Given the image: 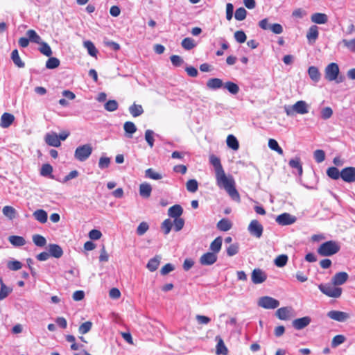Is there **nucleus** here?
Wrapping results in <instances>:
<instances>
[{"instance_id":"b1692460","label":"nucleus","mask_w":355,"mask_h":355,"mask_svg":"<svg viewBox=\"0 0 355 355\" xmlns=\"http://www.w3.org/2000/svg\"><path fill=\"white\" fill-rule=\"evenodd\" d=\"M216 339L217 340L216 352V354L227 355L228 353V349L226 347L223 339L220 336H216Z\"/></svg>"},{"instance_id":"f8f14e48","label":"nucleus","mask_w":355,"mask_h":355,"mask_svg":"<svg viewBox=\"0 0 355 355\" xmlns=\"http://www.w3.org/2000/svg\"><path fill=\"white\" fill-rule=\"evenodd\" d=\"M295 218L288 213H283L276 218V222L281 225H288L294 223Z\"/></svg>"},{"instance_id":"e2e57ef3","label":"nucleus","mask_w":355,"mask_h":355,"mask_svg":"<svg viewBox=\"0 0 355 355\" xmlns=\"http://www.w3.org/2000/svg\"><path fill=\"white\" fill-rule=\"evenodd\" d=\"M239 246L238 243H234V244L230 245L227 248V255L230 257H232V256L236 254L239 252Z\"/></svg>"},{"instance_id":"6e6d98bb","label":"nucleus","mask_w":355,"mask_h":355,"mask_svg":"<svg viewBox=\"0 0 355 355\" xmlns=\"http://www.w3.org/2000/svg\"><path fill=\"white\" fill-rule=\"evenodd\" d=\"M92 327V323L90 321H87L83 323L78 328V331L80 334H85L89 332Z\"/></svg>"},{"instance_id":"f3484780","label":"nucleus","mask_w":355,"mask_h":355,"mask_svg":"<svg viewBox=\"0 0 355 355\" xmlns=\"http://www.w3.org/2000/svg\"><path fill=\"white\" fill-rule=\"evenodd\" d=\"M291 311H292L291 307H288V306L282 307V308L278 309L276 311L275 314H276V316L279 320H289L290 318L291 317Z\"/></svg>"},{"instance_id":"7c9ffc66","label":"nucleus","mask_w":355,"mask_h":355,"mask_svg":"<svg viewBox=\"0 0 355 355\" xmlns=\"http://www.w3.org/2000/svg\"><path fill=\"white\" fill-rule=\"evenodd\" d=\"M226 142L227 146L234 150H237L239 148V141L233 135H229L227 136Z\"/></svg>"},{"instance_id":"2eb2a0df","label":"nucleus","mask_w":355,"mask_h":355,"mask_svg":"<svg viewBox=\"0 0 355 355\" xmlns=\"http://www.w3.org/2000/svg\"><path fill=\"white\" fill-rule=\"evenodd\" d=\"M15 121L13 114L5 112L1 116L0 126L3 128H8L10 127Z\"/></svg>"},{"instance_id":"393cba45","label":"nucleus","mask_w":355,"mask_h":355,"mask_svg":"<svg viewBox=\"0 0 355 355\" xmlns=\"http://www.w3.org/2000/svg\"><path fill=\"white\" fill-rule=\"evenodd\" d=\"M152 191L151 186L148 183H142L139 186V194L141 197L148 198L150 196Z\"/></svg>"},{"instance_id":"39448f33","label":"nucleus","mask_w":355,"mask_h":355,"mask_svg":"<svg viewBox=\"0 0 355 355\" xmlns=\"http://www.w3.org/2000/svg\"><path fill=\"white\" fill-rule=\"evenodd\" d=\"M92 150L90 144L80 146L75 150L74 157L80 162H84L91 155Z\"/></svg>"},{"instance_id":"a211bd4d","label":"nucleus","mask_w":355,"mask_h":355,"mask_svg":"<svg viewBox=\"0 0 355 355\" xmlns=\"http://www.w3.org/2000/svg\"><path fill=\"white\" fill-rule=\"evenodd\" d=\"M311 322V318L309 316L295 319L293 321V326L295 329L300 330L308 326Z\"/></svg>"},{"instance_id":"13d9d810","label":"nucleus","mask_w":355,"mask_h":355,"mask_svg":"<svg viewBox=\"0 0 355 355\" xmlns=\"http://www.w3.org/2000/svg\"><path fill=\"white\" fill-rule=\"evenodd\" d=\"M53 172V167L49 164H44L42 166L40 169V175L42 176H47L51 175Z\"/></svg>"},{"instance_id":"338daca9","label":"nucleus","mask_w":355,"mask_h":355,"mask_svg":"<svg viewBox=\"0 0 355 355\" xmlns=\"http://www.w3.org/2000/svg\"><path fill=\"white\" fill-rule=\"evenodd\" d=\"M22 267V264L19 261H10L8 263V268L11 270H18L21 269Z\"/></svg>"},{"instance_id":"2f4dec72","label":"nucleus","mask_w":355,"mask_h":355,"mask_svg":"<svg viewBox=\"0 0 355 355\" xmlns=\"http://www.w3.org/2000/svg\"><path fill=\"white\" fill-rule=\"evenodd\" d=\"M29 41L35 44H41L42 38L35 30L30 29L26 31Z\"/></svg>"},{"instance_id":"49530a36","label":"nucleus","mask_w":355,"mask_h":355,"mask_svg":"<svg viewBox=\"0 0 355 355\" xmlns=\"http://www.w3.org/2000/svg\"><path fill=\"white\" fill-rule=\"evenodd\" d=\"M225 87L232 94H236L239 92V86L231 81H227L225 83Z\"/></svg>"},{"instance_id":"e433bc0d","label":"nucleus","mask_w":355,"mask_h":355,"mask_svg":"<svg viewBox=\"0 0 355 355\" xmlns=\"http://www.w3.org/2000/svg\"><path fill=\"white\" fill-rule=\"evenodd\" d=\"M327 175L333 180H338L341 177V171L334 166L329 167L327 171Z\"/></svg>"},{"instance_id":"72a5a7b5","label":"nucleus","mask_w":355,"mask_h":355,"mask_svg":"<svg viewBox=\"0 0 355 355\" xmlns=\"http://www.w3.org/2000/svg\"><path fill=\"white\" fill-rule=\"evenodd\" d=\"M181 45L184 49L189 51L193 49L196 44L192 38L185 37L182 40Z\"/></svg>"},{"instance_id":"9b49d317","label":"nucleus","mask_w":355,"mask_h":355,"mask_svg":"<svg viewBox=\"0 0 355 355\" xmlns=\"http://www.w3.org/2000/svg\"><path fill=\"white\" fill-rule=\"evenodd\" d=\"M217 254L211 252H208L201 256L200 263L203 266L212 265L217 261Z\"/></svg>"},{"instance_id":"dca6fc26","label":"nucleus","mask_w":355,"mask_h":355,"mask_svg":"<svg viewBox=\"0 0 355 355\" xmlns=\"http://www.w3.org/2000/svg\"><path fill=\"white\" fill-rule=\"evenodd\" d=\"M44 139L46 143L50 146L59 147L61 145L58 136L55 132L46 134Z\"/></svg>"},{"instance_id":"aec40b11","label":"nucleus","mask_w":355,"mask_h":355,"mask_svg":"<svg viewBox=\"0 0 355 355\" xmlns=\"http://www.w3.org/2000/svg\"><path fill=\"white\" fill-rule=\"evenodd\" d=\"M312 22L318 24H324L328 21V17L324 13L315 12L311 17Z\"/></svg>"},{"instance_id":"423d86ee","label":"nucleus","mask_w":355,"mask_h":355,"mask_svg":"<svg viewBox=\"0 0 355 355\" xmlns=\"http://www.w3.org/2000/svg\"><path fill=\"white\" fill-rule=\"evenodd\" d=\"M339 74V67L336 63L331 62L327 66L324 70L325 78L329 81L335 80Z\"/></svg>"},{"instance_id":"473e14b6","label":"nucleus","mask_w":355,"mask_h":355,"mask_svg":"<svg viewBox=\"0 0 355 355\" xmlns=\"http://www.w3.org/2000/svg\"><path fill=\"white\" fill-rule=\"evenodd\" d=\"M129 111L133 117H137L143 114L144 110L141 105L133 103L129 107Z\"/></svg>"},{"instance_id":"864d4df0","label":"nucleus","mask_w":355,"mask_h":355,"mask_svg":"<svg viewBox=\"0 0 355 355\" xmlns=\"http://www.w3.org/2000/svg\"><path fill=\"white\" fill-rule=\"evenodd\" d=\"M172 226V221L170 219L167 218L162 222L161 225V228L163 230L164 234H168L171 232Z\"/></svg>"},{"instance_id":"79ce46f5","label":"nucleus","mask_w":355,"mask_h":355,"mask_svg":"<svg viewBox=\"0 0 355 355\" xmlns=\"http://www.w3.org/2000/svg\"><path fill=\"white\" fill-rule=\"evenodd\" d=\"M60 63V60L57 58L50 57L46 62V67L49 69H53L58 67Z\"/></svg>"},{"instance_id":"c9c22d12","label":"nucleus","mask_w":355,"mask_h":355,"mask_svg":"<svg viewBox=\"0 0 355 355\" xmlns=\"http://www.w3.org/2000/svg\"><path fill=\"white\" fill-rule=\"evenodd\" d=\"M308 73H309L310 78L313 81L318 82L320 80V73L317 67H315L314 66L310 67L308 69Z\"/></svg>"},{"instance_id":"9d476101","label":"nucleus","mask_w":355,"mask_h":355,"mask_svg":"<svg viewBox=\"0 0 355 355\" xmlns=\"http://www.w3.org/2000/svg\"><path fill=\"white\" fill-rule=\"evenodd\" d=\"M267 279L266 273L260 268H254L251 274L252 282L254 284H259L264 282Z\"/></svg>"},{"instance_id":"f704fd0d","label":"nucleus","mask_w":355,"mask_h":355,"mask_svg":"<svg viewBox=\"0 0 355 355\" xmlns=\"http://www.w3.org/2000/svg\"><path fill=\"white\" fill-rule=\"evenodd\" d=\"M84 46L87 49L88 53L92 57H96L98 50L91 41H85L83 43Z\"/></svg>"},{"instance_id":"bf43d9fd","label":"nucleus","mask_w":355,"mask_h":355,"mask_svg":"<svg viewBox=\"0 0 355 355\" xmlns=\"http://www.w3.org/2000/svg\"><path fill=\"white\" fill-rule=\"evenodd\" d=\"M345 340V337L343 335L335 336L331 341L332 347H336L339 345L343 343Z\"/></svg>"},{"instance_id":"412c9836","label":"nucleus","mask_w":355,"mask_h":355,"mask_svg":"<svg viewBox=\"0 0 355 355\" xmlns=\"http://www.w3.org/2000/svg\"><path fill=\"white\" fill-rule=\"evenodd\" d=\"M49 253L50 256L58 259L62 256L63 250L62 248L58 244H50Z\"/></svg>"},{"instance_id":"c03bdc74","label":"nucleus","mask_w":355,"mask_h":355,"mask_svg":"<svg viewBox=\"0 0 355 355\" xmlns=\"http://www.w3.org/2000/svg\"><path fill=\"white\" fill-rule=\"evenodd\" d=\"M159 265V259L157 257L150 259L147 263V268L151 271H155Z\"/></svg>"},{"instance_id":"6ab92c4d","label":"nucleus","mask_w":355,"mask_h":355,"mask_svg":"<svg viewBox=\"0 0 355 355\" xmlns=\"http://www.w3.org/2000/svg\"><path fill=\"white\" fill-rule=\"evenodd\" d=\"M319 35L318 27L315 25L311 26L306 34L307 40L310 43H314Z\"/></svg>"},{"instance_id":"4468645a","label":"nucleus","mask_w":355,"mask_h":355,"mask_svg":"<svg viewBox=\"0 0 355 355\" xmlns=\"http://www.w3.org/2000/svg\"><path fill=\"white\" fill-rule=\"evenodd\" d=\"M348 278L349 275L346 272H339L333 276L331 283L334 286L342 285L347 282Z\"/></svg>"},{"instance_id":"603ef678","label":"nucleus","mask_w":355,"mask_h":355,"mask_svg":"<svg viewBox=\"0 0 355 355\" xmlns=\"http://www.w3.org/2000/svg\"><path fill=\"white\" fill-rule=\"evenodd\" d=\"M186 187L189 191L194 193L198 190V182L194 179L189 180L186 184Z\"/></svg>"},{"instance_id":"09e8293b","label":"nucleus","mask_w":355,"mask_h":355,"mask_svg":"<svg viewBox=\"0 0 355 355\" xmlns=\"http://www.w3.org/2000/svg\"><path fill=\"white\" fill-rule=\"evenodd\" d=\"M33 241L37 246L39 247H43L46 243V239L43 236L40 234L33 235Z\"/></svg>"},{"instance_id":"052dcab7","label":"nucleus","mask_w":355,"mask_h":355,"mask_svg":"<svg viewBox=\"0 0 355 355\" xmlns=\"http://www.w3.org/2000/svg\"><path fill=\"white\" fill-rule=\"evenodd\" d=\"M235 40L240 44L244 43L246 40V35L243 31H237L234 33Z\"/></svg>"},{"instance_id":"37998d69","label":"nucleus","mask_w":355,"mask_h":355,"mask_svg":"<svg viewBox=\"0 0 355 355\" xmlns=\"http://www.w3.org/2000/svg\"><path fill=\"white\" fill-rule=\"evenodd\" d=\"M268 146L270 149L276 151L279 155H283L284 152L282 148L279 146L277 141L274 139L268 140Z\"/></svg>"},{"instance_id":"6e6552de","label":"nucleus","mask_w":355,"mask_h":355,"mask_svg":"<svg viewBox=\"0 0 355 355\" xmlns=\"http://www.w3.org/2000/svg\"><path fill=\"white\" fill-rule=\"evenodd\" d=\"M251 235L256 238H260L262 236L263 227L257 220H252L248 227Z\"/></svg>"},{"instance_id":"58836bf2","label":"nucleus","mask_w":355,"mask_h":355,"mask_svg":"<svg viewBox=\"0 0 355 355\" xmlns=\"http://www.w3.org/2000/svg\"><path fill=\"white\" fill-rule=\"evenodd\" d=\"M8 240L13 245L15 246H22L26 243L25 239L20 236H10Z\"/></svg>"},{"instance_id":"0e129e2a","label":"nucleus","mask_w":355,"mask_h":355,"mask_svg":"<svg viewBox=\"0 0 355 355\" xmlns=\"http://www.w3.org/2000/svg\"><path fill=\"white\" fill-rule=\"evenodd\" d=\"M149 229V226L147 223L141 222L137 229V234L139 236L144 234Z\"/></svg>"},{"instance_id":"f03ea898","label":"nucleus","mask_w":355,"mask_h":355,"mask_svg":"<svg viewBox=\"0 0 355 355\" xmlns=\"http://www.w3.org/2000/svg\"><path fill=\"white\" fill-rule=\"evenodd\" d=\"M284 111L289 116L295 114H305L309 112V105L304 101H298L292 106H284Z\"/></svg>"},{"instance_id":"5701e85b","label":"nucleus","mask_w":355,"mask_h":355,"mask_svg":"<svg viewBox=\"0 0 355 355\" xmlns=\"http://www.w3.org/2000/svg\"><path fill=\"white\" fill-rule=\"evenodd\" d=\"M35 219L41 223H45L48 219V215L44 209H37L33 214Z\"/></svg>"},{"instance_id":"ea45409f","label":"nucleus","mask_w":355,"mask_h":355,"mask_svg":"<svg viewBox=\"0 0 355 355\" xmlns=\"http://www.w3.org/2000/svg\"><path fill=\"white\" fill-rule=\"evenodd\" d=\"M39 44L40 45L39 50L41 53L47 57H50L52 55L51 49L47 43L42 41L41 44Z\"/></svg>"},{"instance_id":"5fc2aeb1","label":"nucleus","mask_w":355,"mask_h":355,"mask_svg":"<svg viewBox=\"0 0 355 355\" xmlns=\"http://www.w3.org/2000/svg\"><path fill=\"white\" fill-rule=\"evenodd\" d=\"M288 261V257L286 254H281L275 259V263L278 267L284 266Z\"/></svg>"},{"instance_id":"a19ab883","label":"nucleus","mask_w":355,"mask_h":355,"mask_svg":"<svg viewBox=\"0 0 355 355\" xmlns=\"http://www.w3.org/2000/svg\"><path fill=\"white\" fill-rule=\"evenodd\" d=\"M289 166L291 168H297L299 175H302L303 169H302V164L300 163V159L299 157H296L295 159H291L289 161Z\"/></svg>"},{"instance_id":"de8ad7c7","label":"nucleus","mask_w":355,"mask_h":355,"mask_svg":"<svg viewBox=\"0 0 355 355\" xmlns=\"http://www.w3.org/2000/svg\"><path fill=\"white\" fill-rule=\"evenodd\" d=\"M119 104L115 100H109L104 105L105 109L108 112H114L118 109Z\"/></svg>"},{"instance_id":"ddd939ff","label":"nucleus","mask_w":355,"mask_h":355,"mask_svg":"<svg viewBox=\"0 0 355 355\" xmlns=\"http://www.w3.org/2000/svg\"><path fill=\"white\" fill-rule=\"evenodd\" d=\"M327 316L338 322H344L349 318L348 313L340 311H331L328 312Z\"/></svg>"},{"instance_id":"7ed1b4c3","label":"nucleus","mask_w":355,"mask_h":355,"mask_svg":"<svg viewBox=\"0 0 355 355\" xmlns=\"http://www.w3.org/2000/svg\"><path fill=\"white\" fill-rule=\"evenodd\" d=\"M340 248V245L336 241H329L320 245L318 249V253L321 256H331L336 254Z\"/></svg>"},{"instance_id":"a18cd8bd","label":"nucleus","mask_w":355,"mask_h":355,"mask_svg":"<svg viewBox=\"0 0 355 355\" xmlns=\"http://www.w3.org/2000/svg\"><path fill=\"white\" fill-rule=\"evenodd\" d=\"M146 177L152 180H160L162 178V175L159 173L154 171L153 168H148L145 171Z\"/></svg>"},{"instance_id":"1a4fd4ad","label":"nucleus","mask_w":355,"mask_h":355,"mask_svg":"<svg viewBox=\"0 0 355 355\" xmlns=\"http://www.w3.org/2000/svg\"><path fill=\"white\" fill-rule=\"evenodd\" d=\"M342 180L348 183L355 182V167H345L341 171Z\"/></svg>"},{"instance_id":"bb28decb","label":"nucleus","mask_w":355,"mask_h":355,"mask_svg":"<svg viewBox=\"0 0 355 355\" xmlns=\"http://www.w3.org/2000/svg\"><path fill=\"white\" fill-rule=\"evenodd\" d=\"M11 59L17 67L24 68L25 67V63L21 60L17 49H14L12 51Z\"/></svg>"},{"instance_id":"f257e3e1","label":"nucleus","mask_w":355,"mask_h":355,"mask_svg":"<svg viewBox=\"0 0 355 355\" xmlns=\"http://www.w3.org/2000/svg\"><path fill=\"white\" fill-rule=\"evenodd\" d=\"M209 162L214 166L217 184L223 188L235 201L240 202V195L235 187V182L232 175L227 176L220 159L214 155L209 156Z\"/></svg>"},{"instance_id":"0eeeda50","label":"nucleus","mask_w":355,"mask_h":355,"mask_svg":"<svg viewBox=\"0 0 355 355\" xmlns=\"http://www.w3.org/2000/svg\"><path fill=\"white\" fill-rule=\"evenodd\" d=\"M258 304L264 309H274L279 306V302L271 297L264 296L259 298Z\"/></svg>"},{"instance_id":"cd10ccee","label":"nucleus","mask_w":355,"mask_h":355,"mask_svg":"<svg viewBox=\"0 0 355 355\" xmlns=\"http://www.w3.org/2000/svg\"><path fill=\"white\" fill-rule=\"evenodd\" d=\"M222 247V238L220 236L216 237L210 244V250L212 253L217 254Z\"/></svg>"},{"instance_id":"774afa93","label":"nucleus","mask_w":355,"mask_h":355,"mask_svg":"<svg viewBox=\"0 0 355 355\" xmlns=\"http://www.w3.org/2000/svg\"><path fill=\"white\" fill-rule=\"evenodd\" d=\"M344 45L351 51L355 52V39L343 40Z\"/></svg>"},{"instance_id":"c756f323","label":"nucleus","mask_w":355,"mask_h":355,"mask_svg":"<svg viewBox=\"0 0 355 355\" xmlns=\"http://www.w3.org/2000/svg\"><path fill=\"white\" fill-rule=\"evenodd\" d=\"M2 212L5 216H6L10 220H12L16 217L17 211L15 209L9 205H6L3 207Z\"/></svg>"},{"instance_id":"4be33fe9","label":"nucleus","mask_w":355,"mask_h":355,"mask_svg":"<svg viewBox=\"0 0 355 355\" xmlns=\"http://www.w3.org/2000/svg\"><path fill=\"white\" fill-rule=\"evenodd\" d=\"M182 213L183 209L179 205H175L171 207L168 210V216L174 218H180Z\"/></svg>"},{"instance_id":"4c0bfd02","label":"nucleus","mask_w":355,"mask_h":355,"mask_svg":"<svg viewBox=\"0 0 355 355\" xmlns=\"http://www.w3.org/2000/svg\"><path fill=\"white\" fill-rule=\"evenodd\" d=\"M1 288H0V300L5 299L11 292L12 288L6 286L2 279H0Z\"/></svg>"},{"instance_id":"8fccbe9b","label":"nucleus","mask_w":355,"mask_h":355,"mask_svg":"<svg viewBox=\"0 0 355 355\" xmlns=\"http://www.w3.org/2000/svg\"><path fill=\"white\" fill-rule=\"evenodd\" d=\"M247 12L244 8H239L236 10L234 13V17L238 21H243L245 19Z\"/></svg>"},{"instance_id":"a878e982","label":"nucleus","mask_w":355,"mask_h":355,"mask_svg":"<svg viewBox=\"0 0 355 355\" xmlns=\"http://www.w3.org/2000/svg\"><path fill=\"white\" fill-rule=\"evenodd\" d=\"M232 224L227 218H223L217 223V228L223 232H227L232 228Z\"/></svg>"},{"instance_id":"c85d7f7f","label":"nucleus","mask_w":355,"mask_h":355,"mask_svg":"<svg viewBox=\"0 0 355 355\" xmlns=\"http://www.w3.org/2000/svg\"><path fill=\"white\" fill-rule=\"evenodd\" d=\"M223 85V81L220 78H210L207 82V87L211 89H217Z\"/></svg>"},{"instance_id":"680f3d73","label":"nucleus","mask_w":355,"mask_h":355,"mask_svg":"<svg viewBox=\"0 0 355 355\" xmlns=\"http://www.w3.org/2000/svg\"><path fill=\"white\" fill-rule=\"evenodd\" d=\"M314 158L318 163L322 162L325 159V153L322 150H316L314 152Z\"/></svg>"},{"instance_id":"3c124183","label":"nucleus","mask_w":355,"mask_h":355,"mask_svg":"<svg viewBox=\"0 0 355 355\" xmlns=\"http://www.w3.org/2000/svg\"><path fill=\"white\" fill-rule=\"evenodd\" d=\"M124 130L126 133L132 135L137 131V127L132 121H126L123 125Z\"/></svg>"},{"instance_id":"69168bd1","label":"nucleus","mask_w":355,"mask_h":355,"mask_svg":"<svg viewBox=\"0 0 355 355\" xmlns=\"http://www.w3.org/2000/svg\"><path fill=\"white\" fill-rule=\"evenodd\" d=\"M153 131L147 130L145 132V139L150 147H153L154 145Z\"/></svg>"},{"instance_id":"20e7f679","label":"nucleus","mask_w":355,"mask_h":355,"mask_svg":"<svg viewBox=\"0 0 355 355\" xmlns=\"http://www.w3.org/2000/svg\"><path fill=\"white\" fill-rule=\"evenodd\" d=\"M320 291L330 297L338 298L339 297L343 292V289L340 287H336L334 284H320L318 286Z\"/></svg>"},{"instance_id":"4d7b16f0","label":"nucleus","mask_w":355,"mask_h":355,"mask_svg":"<svg viewBox=\"0 0 355 355\" xmlns=\"http://www.w3.org/2000/svg\"><path fill=\"white\" fill-rule=\"evenodd\" d=\"M173 225L175 232L180 231L184 225V220L182 218H174Z\"/></svg>"}]
</instances>
